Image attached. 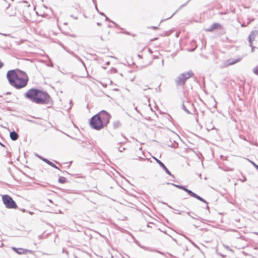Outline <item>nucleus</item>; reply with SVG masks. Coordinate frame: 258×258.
<instances>
[{
  "instance_id": "f257e3e1",
  "label": "nucleus",
  "mask_w": 258,
  "mask_h": 258,
  "mask_svg": "<svg viewBox=\"0 0 258 258\" xmlns=\"http://www.w3.org/2000/svg\"><path fill=\"white\" fill-rule=\"evenodd\" d=\"M7 78L10 84L14 88L19 89L25 87L28 82L27 74L19 70H13L7 72Z\"/></svg>"
},
{
  "instance_id": "f03ea898",
  "label": "nucleus",
  "mask_w": 258,
  "mask_h": 258,
  "mask_svg": "<svg viewBox=\"0 0 258 258\" xmlns=\"http://www.w3.org/2000/svg\"><path fill=\"white\" fill-rule=\"evenodd\" d=\"M110 118L111 116L108 112L102 110L91 117L90 120V124L93 128L100 130L107 125Z\"/></svg>"
},
{
  "instance_id": "7ed1b4c3",
  "label": "nucleus",
  "mask_w": 258,
  "mask_h": 258,
  "mask_svg": "<svg viewBox=\"0 0 258 258\" xmlns=\"http://www.w3.org/2000/svg\"><path fill=\"white\" fill-rule=\"evenodd\" d=\"M25 96L32 102L39 104L46 103L50 99V96L46 92L34 88L29 89Z\"/></svg>"
},
{
  "instance_id": "20e7f679",
  "label": "nucleus",
  "mask_w": 258,
  "mask_h": 258,
  "mask_svg": "<svg viewBox=\"0 0 258 258\" xmlns=\"http://www.w3.org/2000/svg\"><path fill=\"white\" fill-rule=\"evenodd\" d=\"M192 71H189L186 73L180 74L175 79V82L177 86H183L184 85L186 81L191 77L194 76Z\"/></svg>"
},
{
  "instance_id": "39448f33",
  "label": "nucleus",
  "mask_w": 258,
  "mask_h": 258,
  "mask_svg": "<svg viewBox=\"0 0 258 258\" xmlns=\"http://www.w3.org/2000/svg\"><path fill=\"white\" fill-rule=\"evenodd\" d=\"M2 200L5 206L9 209H16L17 205L12 198L9 195H5L2 196Z\"/></svg>"
},
{
  "instance_id": "423d86ee",
  "label": "nucleus",
  "mask_w": 258,
  "mask_h": 258,
  "mask_svg": "<svg viewBox=\"0 0 258 258\" xmlns=\"http://www.w3.org/2000/svg\"><path fill=\"white\" fill-rule=\"evenodd\" d=\"M258 34V31L256 30L252 31L248 36V42L249 46L251 47V52L254 51V47L252 45V42L254 40L255 38Z\"/></svg>"
},
{
  "instance_id": "0eeeda50",
  "label": "nucleus",
  "mask_w": 258,
  "mask_h": 258,
  "mask_svg": "<svg viewBox=\"0 0 258 258\" xmlns=\"http://www.w3.org/2000/svg\"><path fill=\"white\" fill-rule=\"evenodd\" d=\"M12 249L19 254H26L28 252L31 254H33L34 253L33 251L32 250L24 249L22 248H18L15 247H12Z\"/></svg>"
},
{
  "instance_id": "6e6552de",
  "label": "nucleus",
  "mask_w": 258,
  "mask_h": 258,
  "mask_svg": "<svg viewBox=\"0 0 258 258\" xmlns=\"http://www.w3.org/2000/svg\"><path fill=\"white\" fill-rule=\"evenodd\" d=\"M184 191H186L190 196L194 197V198H196L197 199H198L205 203H206L207 204H208V203L203 198H202L201 197H200L199 196L197 195V194H196L195 193L192 192L191 190L185 188V190H184Z\"/></svg>"
},
{
  "instance_id": "1a4fd4ad",
  "label": "nucleus",
  "mask_w": 258,
  "mask_h": 258,
  "mask_svg": "<svg viewBox=\"0 0 258 258\" xmlns=\"http://www.w3.org/2000/svg\"><path fill=\"white\" fill-rule=\"evenodd\" d=\"M240 60H241L240 58H236V59H233V58L229 59L224 62V66L225 67H227L229 66L233 65V64L240 61Z\"/></svg>"
},
{
  "instance_id": "9d476101",
  "label": "nucleus",
  "mask_w": 258,
  "mask_h": 258,
  "mask_svg": "<svg viewBox=\"0 0 258 258\" xmlns=\"http://www.w3.org/2000/svg\"><path fill=\"white\" fill-rule=\"evenodd\" d=\"M153 158L155 160V161L158 163V164L162 168V169L166 172V173L170 176H172L171 172L169 170L166 168L165 165L159 160L156 158L155 157H153Z\"/></svg>"
},
{
  "instance_id": "9b49d317",
  "label": "nucleus",
  "mask_w": 258,
  "mask_h": 258,
  "mask_svg": "<svg viewBox=\"0 0 258 258\" xmlns=\"http://www.w3.org/2000/svg\"><path fill=\"white\" fill-rule=\"evenodd\" d=\"M10 138L13 141H16L18 139V134L15 131L11 132L10 134Z\"/></svg>"
},
{
  "instance_id": "f8f14e48",
  "label": "nucleus",
  "mask_w": 258,
  "mask_h": 258,
  "mask_svg": "<svg viewBox=\"0 0 258 258\" xmlns=\"http://www.w3.org/2000/svg\"><path fill=\"white\" fill-rule=\"evenodd\" d=\"M40 159H41L43 161H44L45 162H46V163H47L48 165H49L50 166H51V167H53L56 169H57L58 170L59 168L54 164L52 162H51V161H49L48 159H46V158H41V157L40 156H38Z\"/></svg>"
},
{
  "instance_id": "ddd939ff",
  "label": "nucleus",
  "mask_w": 258,
  "mask_h": 258,
  "mask_svg": "<svg viewBox=\"0 0 258 258\" xmlns=\"http://www.w3.org/2000/svg\"><path fill=\"white\" fill-rule=\"evenodd\" d=\"M211 26L214 30L221 27V25L218 23H214Z\"/></svg>"
},
{
  "instance_id": "4468645a",
  "label": "nucleus",
  "mask_w": 258,
  "mask_h": 258,
  "mask_svg": "<svg viewBox=\"0 0 258 258\" xmlns=\"http://www.w3.org/2000/svg\"><path fill=\"white\" fill-rule=\"evenodd\" d=\"M58 182L61 183H64L66 182V179L63 176L59 177Z\"/></svg>"
},
{
  "instance_id": "2eb2a0df",
  "label": "nucleus",
  "mask_w": 258,
  "mask_h": 258,
  "mask_svg": "<svg viewBox=\"0 0 258 258\" xmlns=\"http://www.w3.org/2000/svg\"><path fill=\"white\" fill-rule=\"evenodd\" d=\"M174 186H175V187L179 188V189H181L183 190H185V187L182 185H176V184H172Z\"/></svg>"
},
{
  "instance_id": "dca6fc26",
  "label": "nucleus",
  "mask_w": 258,
  "mask_h": 258,
  "mask_svg": "<svg viewBox=\"0 0 258 258\" xmlns=\"http://www.w3.org/2000/svg\"><path fill=\"white\" fill-rule=\"evenodd\" d=\"M113 125L115 127H118L120 126V123L119 121H116L114 122Z\"/></svg>"
},
{
  "instance_id": "f3484780",
  "label": "nucleus",
  "mask_w": 258,
  "mask_h": 258,
  "mask_svg": "<svg viewBox=\"0 0 258 258\" xmlns=\"http://www.w3.org/2000/svg\"><path fill=\"white\" fill-rule=\"evenodd\" d=\"M10 7V5H9V7L7 8V13L10 16H14L16 14V13H10L9 12V8Z\"/></svg>"
},
{
  "instance_id": "a211bd4d",
  "label": "nucleus",
  "mask_w": 258,
  "mask_h": 258,
  "mask_svg": "<svg viewBox=\"0 0 258 258\" xmlns=\"http://www.w3.org/2000/svg\"><path fill=\"white\" fill-rule=\"evenodd\" d=\"M253 72L258 76V66H257L253 69Z\"/></svg>"
},
{
  "instance_id": "6ab92c4d",
  "label": "nucleus",
  "mask_w": 258,
  "mask_h": 258,
  "mask_svg": "<svg viewBox=\"0 0 258 258\" xmlns=\"http://www.w3.org/2000/svg\"><path fill=\"white\" fill-rule=\"evenodd\" d=\"M71 54H72V55H73L74 57H75L77 59L78 58H79V56H78V55H77L76 54H75L73 52H70V51H68Z\"/></svg>"
},
{
  "instance_id": "aec40b11",
  "label": "nucleus",
  "mask_w": 258,
  "mask_h": 258,
  "mask_svg": "<svg viewBox=\"0 0 258 258\" xmlns=\"http://www.w3.org/2000/svg\"><path fill=\"white\" fill-rule=\"evenodd\" d=\"M252 164L253 165V166L258 170V165H256L255 163L253 162H251Z\"/></svg>"
},
{
  "instance_id": "412c9836",
  "label": "nucleus",
  "mask_w": 258,
  "mask_h": 258,
  "mask_svg": "<svg viewBox=\"0 0 258 258\" xmlns=\"http://www.w3.org/2000/svg\"><path fill=\"white\" fill-rule=\"evenodd\" d=\"M214 29L212 28V27L211 26L210 28H209L208 29H207V31H212Z\"/></svg>"
},
{
  "instance_id": "4be33fe9",
  "label": "nucleus",
  "mask_w": 258,
  "mask_h": 258,
  "mask_svg": "<svg viewBox=\"0 0 258 258\" xmlns=\"http://www.w3.org/2000/svg\"><path fill=\"white\" fill-rule=\"evenodd\" d=\"M1 35H4L5 36H10V35L9 34H5V33H0Z\"/></svg>"
},
{
  "instance_id": "5701e85b",
  "label": "nucleus",
  "mask_w": 258,
  "mask_h": 258,
  "mask_svg": "<svg viewBox=\"0 0 258 258\" xmlns=\"http://www.w3.org/2000/svg\"><path fill=\"white\" fill-rule=\"evenodd\" d=\"M183 109L185 111H186L187 112L189 113V111L186 108V107H185V106L183 105V107H182Z\"/></svg>"
},
{
  "instance_id": "b1692460",
  "label": "nucleus",
  "mask_w": 258,
  "mask_h": 258,
  "mask_svg": "<svg viewBox=\"0 0 258 258\" xmlns=\"http://www.w3.org/2000/svg\"><path fill=\"white\" fill-rule=\"evenodd\" d=\"M78 60L80 61L82 64L85 66V64L84 63V62L82 61V60L81 59V58L79 57V58H78Z\"/></svg>"
},
{
  "instance_id": "393cba45",
  "label": "nucleus",
  "mask_w": 258,
  "mask_h": 258,
  "mask_svg": "<svg viewBox=\"0 0 258 258\" xmlns=\"http://www.w3.org/2000/svg\"><path fill=\"white\" fill-rule=\"evenodd\" d=\"M3 63L0 61V69L2 68L3 67Z\"/></svg>"
},
{
  "instance_id": "a878e982",
  "label": "nucleus",
  "mask_w": 258,
  "mask_h": 258,
  "mask_svg": "<svg viewBox=\"0 0 258 258\" xmlns=\"http://www.w3.org/2000/svg\"><path fill=\"white\" fill-rule=\"evenodd\" d=\"M101 15H102V16H104V17L105 16V14L103 13H102V12H98Z\"/></svg>"
},
{
  "instance_id": "bb28decb",
  "label": "nucleus",
  "mask_w": 258,
  "mask_h": 258,
  "mask_svg": "<svg viewBox=\"0 0 258 258\" xmlns=\"http://www.w3.org/2000/svg\"><path fill=\"white\" fill-rule=\"evenodd\" d=\"M95 9L98 12H99L98 9L97 8V6L96 4H95Z\"/></svg>"
},
{
  "instance_id": "cd10ccee",
  "label": "nucleus",
  "mask_w": 258,
  "mask_h": 258,
  "mask_svg": "<svg viewBox=\"0 0 258 258\" xmlns=\"http://www.w3.org/2000/svg\"><path fill=\"white\" fill-rule=\"evenodd\" d=\"M151 28L153 29H157V27H155V26H152L151 27Z\"/></svg>"
},
{
  "instance_id": "c85d7f7f",
  "label": "nucleus",
  "mask_w": 258,
  "mask_h": 258,
  "mask_svg": "<svg viewBox=\"0 0 258 258\" xmlns=\"http://www.w3.org/2000/svg\"><path fill=\"white\" fill-rule=\"evenodd\" d=\"M149 89H150V88H144V90H146Z\"/></svg>"
},
{
  "instance_id": "c756f323",
  "label": "nucleus",
  "mask_w": 258,
  "mask_h": 258,
  "mask_svg": "<svg viewBox=\"0 0 258 258\" xmlns=\"http://www.w3.org/2000/svg\"><path fill=\"white\" fill-rule=\"evenodd\" d=\"M105 17L106 20L108 21V18L106 16Z\"/></svg>"
},
{
  "instance_id": "7c9ffc66",
  "label": "nucleus",
  "mask_w": 258,
  "mask_h": 258,
  "mask_svg": "<svg viewBox=\"0 0 258 258\" xmlns=\"http://www.w3.org/2000/svg\"><path fill=\"white\" fill-rule=\"evenodd\" d=\"M186 4H185V5H182L180 6V8H181V7L184 6Z\"/></svg>"
},
{
  "instance_id": "2f4dec72",
  "label": "nucleus",
  "mask_w": 258,
  "mask_h": 258,
  "mask_svg": "<svg viewBox=\"0 0 258 258\" xmlns=\"http://www.w3.org/2000/svg\"><path fill=\"white\" fill-rule=\"evenodd\" d=\"M0 145H1L2 146H3V147L4 146V145L2 143H1V142H0Z\"/></svg>"
},
{
  "instance_id": "473e14b6",
  "label": "nucleus",
  "mask_w": 258,
  "mask_h": 258,
  "mask_svg": "<svg viewBox=\"0 0 258 258\" xmlns=\"http://www.w3.org/2000/svg\"><path fill=\"white\" fill-rule=\"evenodd\" d=\"M119 151H120V152H122V151H123V150H122V149H121L120 150H119Z\"/></svg>"
},
{
  "instance_id": "72a5a7b5",
  "label": "nucleus",
  "mask_w": 258,
  "mask_h": 258,
  "mask_svg": "<svg viewBox=\"0 0 258 258\" xmlns=\"http://www.w3.org/2000/svg\"><path fill=\"white\" fill-rule=\"evenodd\" d=\"M163 63H164V61H163V60H162V65H163Z\"/></svg>"
},
{
  "instance_id": "f704fd0d",
  "label": "nucleus",
  "mask_w": 258,
  "mask_h": 258,
  "mask_svg": "<svg viewBox=\"0 0 258 258\" xmlns=\"http://www.w3.org/2000/svg\"><path fill=\"white\" fill-rule=\"evenodd\" d=\"M97 25H100V23H97Z\"/></svg>"
},
{
  "instance_id": "c9c22d12",
  "label": "nucleus",
  "mask_w": 258,
  "mask_h": 258,
  "mask_svg": "<svg viewBox=\"0 0 258 258\" xmlns=\"http://www.w3.org/2000/svg\"><path fill=\"white\" fill-rule=\"evenodd\" d=\"M188 1H190V0H188L186 4H187L188 2Z\"/></svg>"
},
{
  "instance_id": "e433bc0d",
  "label": "nucleus",
  "mask_w": 258,
  "mask_h": 258,
  "mask_svg": "<svg viewBox=\"0 0 258 258\" xmlns=\"http://www.w3.org/2000/svg\"><path fill=\"white\" fill-rule=\"evenodd\" d=\"M93 3H94V4H95V2H94V0H93Z\"/></svg>"
},
{
  "instance_id": "4c0bfd02",
  "label": "nucleus",
  "mask_w": 258,
  "mask_h": 258,
  "mask_svg": "<svg viewBox=\"0 0 258 258\" xmlns=\"http://www.w3.org/2000/svg\"><path fill=\"white\" fill-rule=\"evenodd\" d=\"M256 234H257V235H258V233H256Z\"/></svg>"
}]
</instances>
